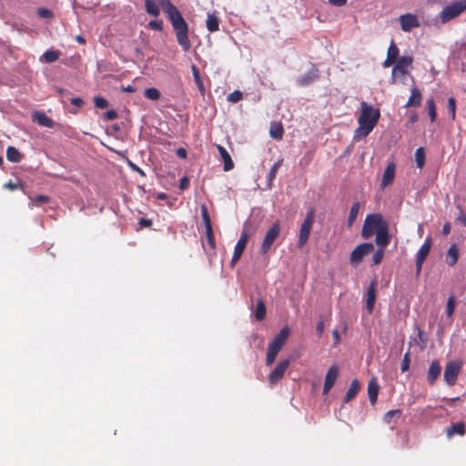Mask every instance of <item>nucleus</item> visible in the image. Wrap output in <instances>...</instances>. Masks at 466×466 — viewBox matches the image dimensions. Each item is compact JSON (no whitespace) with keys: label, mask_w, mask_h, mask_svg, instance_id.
<instances>
[{"label":"nucleus","mask_w":466,"mask_h":466,"mask_svg":"<svg viewBox=\"0 0 466 466\" xmlns=\"http://www.w3.org/2000/svg\"><path fill=\"white\" fill-rule=\"evenodd\" d=\"M94 103L97 108H106L108 106L106 99L102 96H95Z\"/></svg>","instance_id":"obj_49"},{"label":"nucleus","mask_w":466,"mask_h":466,"mask_svg":"<svg viewBox=\"0 0 466 466\" xmlns=\"http://www.w3.org/2000/svg\"><path fill=\"white\" fill-rule=\"evenodd\" d=\"M220 19L218 16V12L208 13L206 25L207 29L210 33H214L219 30Z\"/></svg>","instance_id":"obj_20"},{"label":"nucleus","mask_w":466,"mask_h":466,"mask_svg":"<svg viewBox=\"0 0 466 466\" xmlns=\"http://www.w3.org/2000/svg\"><path fill=\"white\" fill-rule=\"evenodd\" d=\"M466 10V0H459L443 7L439 14V18L442 24H445L456 17Z\"/></svg>","instance_id":"obj_4"},{"label":"nucleus","mask_w":466,"mask_h":466,"mask_svg":"<svg viewBox=\"0 0 466 466\" xmlns=\"http://www.w3.org/2000/svg\"><path fill=\"white\" fill-rule=\"evenodd\" d=\"M428 113L431 119V122H434L437 117L436 113V106L433 98H430L427 100Z\"/></svg>","instance_id":"obj_38"},{"label":"nucleus","mask_w":466,"mask_h":466,"mask_svg":"<svg viewBox=\"0 0 466 466\" xmlns=\"http://www.w3.org/2000/svg\"><path fill=\"white\" fill-rule=\"evenodd\" d=\"M375 243L379 248H385L390 240V237L389 234V226L387 225L385 228H380L378 232L375 233Z\"/></svg>","instance_id":"obj_18"},{"label":"nucleus","mask_w":466,"mask_h":466,"mask_svg":"<svg viewBox=\"0 0 466 466\" xmlns=\"http://www.w3.org/2000/svg\"><path fill=\"white\" fill-rule=\"evenodd\" d=\"M339 375V368L337 365H332L327 371L323 386V394H327L334 386Z\"/></svg>","instance_id":"obj_14"},{"label":"nucleus","mask_w":466,"mask_h":466,"mask_svg":"<svg viewBox=\"0 0 466 466\" xmlns=\"http://www.w3.org/2000/svg\"><path fill=\"white\" fill-rule=\"evenodd\" d=\"M380 116V110L378 108H373L371 106L368 105L366 102L361 103V113L358 118V123H363L365 125H370V128H374Z\"/></svg>","instance_id":"obj_5"},{"label":"nucleus","mask_w":466,"mask_h":466,"mask_svg":"<svg viewBox=\"0 0 466 466\" xmlns=\"http://www.w3.org/2000/svg\"><path fill=\"white\" fill-rule=\"evenodd\" d=\"M374 250L372 243H362L357 246L350 253V263L356 265L360 263L365 256L371 253Z\"/></svg>","instance_id":"obj_8"},{"label":"nucleus","mask_w":466,"mask_h":466,"mask_svg":"<svg viewBox=\"0 0 466 466\" xmlns=\"http://www.w3.org/2000/svg\"><path fill=\"white\" fill-rule=\"evenodd\" d=\"M421 93L417 87H413L410 90V96L404 106L405 107H410V106H420L421 103Z\"/></svg>","instance_id":"obj_27"},{"label":"nucleus","mask_w":466,"mask_h":466,"mask_svg":"<svg viewBox=\"0 0 466 466\" xmlns=\"http://www.w3.org/2000/svg\"><path fill=\"white\" fill-rule=\"evenodd\" d=\"M272 138L280 139L283 135V127L280 123H274L270 127L269 130Z\"/></svg>","instance_id":"obj_35"},{"label":"nucleus","mask_w":466,"mask_h":466,"mask_svg":"<svg viewBox=\"0 0 466 466\" xmlns=\"http://www.w3.org/2000/svg\"><path fill=\"white\" fill-rule=\"evenodd\" d=\"M151 224H152L151 220L145 218H142L139 220V225H141L143 227H149V226H151Z\"/></svg>","instance_id":"obj_63"},{"label":"nucleus","mask_w":466,"mask_h":466,"mask_svg":"<svg viewBox=\"0 0 466 466\" xmlns=\"http://www.w3.org/2000/svg\"><path fill=\"white\" fill-rule=\"evenodd\" d=\"M148 26L156 31H162L163 22L161 20H152L148 23Z\"/></svg>","instance_id":"obj_51"},{"label":"nucleus","mask_w":466,"mask_h":466,"mask_svg":"<svg viewBox=\"0 0 466 466\" xmlns=\"http://www.w3.org/2000/svg\"><path fill=\"white\" fill-rule=\"evenodd\" d=\"M191 71H192V75H193V77H194V81L200 92V94L202 96L205 95V87H204V84H203V81L201 79V76H200V74H199V70L198 68L197 67L196 65H192L191 66Z\"/></svg>","instance_id":"obj_32"},{"label":"nucleus","mask_w":466,"mask_h":466,"mask_svg":"<svg viewBox=\"0 0 466 466\" xmlns=\"http://www.w3.org/2000/svg\"><path fill=\"white\" fill-rule=\"evenodd\" d=\"M410 363V351H407L403 356L401 365H400V370L402 372L409 370Z\"/></svg>","instance_id":"obj_45"},{"label":"nucleus","mask_w":466,"mask_h":466,"mask_svg":"<svg viewBox=\"0 0 466 466\" xmlns=\"http://www.w3.org/2000/svg\"><path fill=\"white\" fill-rule=\"evenodd\" d=\"M316 332L319 337H321L324 332V322L322 320L319 321L316 326Z\"/></svg>","instance_id":"obj_55"},{"label":"nucleus","mask_w":466,"mask_h":466,"mask_svg":"<svg viewBox=\"0 0 466 466\" xmlns=\"http://www.w3.org/2000/svg\"><path fill=\"white\" fill-rule=\"evenodd\" d=\"M242 96H243L242 92L236 90L228 95L227 100L230 103H237L242 99Z\"/></svg>","instance_id":"obj_46"},{"label":"nucleus","mask_w":466,"mask_h":466,"mask_svg":"<svg viewBox=\"0 0 466 466\" xmlns=\"http://www.w3.org/2000/svg\"><path fill=\"white\" fill-rule=\"evenodd\" d=\"M289 364V360H282L281 361L279 362V364L268 376V380L270 384H276L279 380L282 379Z\"/></svg>","instance_id":"obj_11"},{"label":"nucleus","mask_w":466,"mask_h":466,"mask_svg":"<svg viewBox=\"0 0 466 466\" xmlns=\"http://www.w3.org/2000/svg\"><path fill=\"white\" fill-rule=\"evenodd\" d=\"M266 316V306L262 299H259L256 306L255 318L257 320H262Z\"/></svg>","instance_id":"obj_36"},{"label":"nucleus","mask_w":466,"mask_h":466,"mask_svg":"<svg viewBox=\"0 0 466 466\" xmlns=\"http://www.w3.org/2000/svg\"><path fill=\"white\" fill-rule=\"evenodd\" d=\"M373 129L370 128V125H365L363 123H359V127L354 132V139H361L366 137Z\"/></svg>","instance_id":"obj_30"},{"label":"nucleus","mask_w":466,"mask_h":466,"mask_svg":"<svg viewBox=\"0 0 466 466\" xmlns=\"http://www.w3.org/2000/svg\"><path fill=\"white\" fill-rule=\"evenodd\" d=\"M71 104H72V105H74V106H77V107H80V106H83L84 101H83V99H82V98H80V97H73V98L71 99Z\"/></svg>","instance_id":"obj_58"},{"label":"nucleus","mask_w":466,"mask_h":466,"mask_svg":"<svg viewBox=\"0 0 466 466\" xmlns=\"http://www.w3.org/2000/svg\"><path fill=\"white\" fill-rule=\"evenodd\" d=\"M459 258V248L456 244H451L446 253V263L453 267Z\"/></svg>","instance_id":"obj_25"},{"label":"nucleus","mask_w":466,"mask_h":466,"mask_svg":"<svg viewBox=\"0 0 466 466\" xmlns=\"http://www.w3.org/2000/svg\"><path fill=\"white\" fill-rule=\"evenodd\" d=\"M201 217L205 225V228H212L211 219L206 205L201 206Z\"/></svg>","instance_id":"obj_40"},{"label":"nucleus","mask_w":466,"mask_h":466,"mask_svg":"<svg viewBox=\"0 0 466 466\" xmlns=\"http://www.w3.org/2000/svg\"><path fill=\"white\" fill-rule=\"evenodd\" d=\"M278 353L279 352L276 351L275 350L269 349L268 347V352H267V358H266V364L268 366H271L273 364V362L276 360V357H277Z\"/></svg>","instance_id":"obj_44"},{"label":"nucleus","mask_w":466,"mask_h":466,"mask_svg":"<svg viewBox=\"0 0 466 466\" xmlns=\"http://www.w3.org/2000/svg\"><path fill=\"white\" fill-rule=\"evenodd\" d=\"M117 117V113L116 110H113V109H110V110H107L106 113H105V118L106 120H114Z\"/></svg>","instance_id":"obj_53"},{"label":"nucleus","mask_w":466,"mask_h":466,"mask_svg":"<svg viewBox=\"0 0 466 466\" xmlns=\"http://www.w3.org/2000/svg\"><path fill=\"white\" fill-rule=\"evenodd\" d=\"M6 158L10 162L18 163L22 159V154L16 147L10 146L6 149Z\"/></svg>","instance_id":"obj_31"},{"label":"nucleus","mask_w":466,"mask_h":466,"mask_svg":"<svg viewBox=\"0 0 466 466\" xmlns=\"http://www.w3.org/2000/svg\"><path fill=\"white\" fill-rule=\"evenodd\" d=\"M33 120L41 127L50 128L54 127V121L49 116H47L44 112H35L33 114Z\"/></svg>","instance_id":"obj_23"},{"label":"nucleus","mask_w":466,"mask_h":466,"mask_svg":"<svg viewBox=\"0 0 466 466\" xmlns=\"http://www.w3.org/2000/svg\"><path fill=\"white\" fill-rule=\"evenodd\" d=\"M248 239V233L246 230H243L240 234V238H238V242L235 245L234 251L242 254L246 248Z\"/></svg>","instance_id":"obj_33"},{"label":"nucleus","mask_w":466,"mask_h":466,"mask_svg":"<svg viewBox=\"0 0 466 466\" xmlns=\"http://www.w3.org/2000/svg\"><path fill=\"white\" fill-rule=\"evenodd\" d=\"M396 165L394 162H390L387 165L383 177L380 182V187L385 188L390 185L395 177Z\"/></svg>","instance_id":"obj_16"},{"label":"nucleus","mask_w":466,"mask_h":466,"mask_svg":"<svg viewBox=\"0 0 466 466\" xmlns=\"http://www.w3.org/2000/svg\"><path fill=\"white\" fill-rule=\"evenodd\" d=\"M456 304V298L453 295H451L448 298L447 305H446V313L449 317H451Z\"/></svg>","instance_id":"obj_42"},{"label":"nucleus","mask_w":466,"mask_h":466,"mask_svg":"<svg viewBox=\"0 0 466 466\" xmlns=\"http://www.w3.org/2000/svg\"><path fill=\"white\" fill-rule=\"evenodd\" d=\"M441 372V366L439 361L433 360L430 364L427 372V380L430 385L435 384Z\"/></svg>","instance_id":"obj_17"},{"label":"nucleus","mask_w":466,"mask_h":466,"mask_svg":"<svg viewBox=\"0 0 466 466\" xmlns=\"http://www.w3.org/2000/svg\"><path fill=\"white\" fill-rule=\"evenodd\" d=\"M451 224H450L449 222H446V223L443 225V227H442V234H443L444 236L449 235V234H450V232H451Z\"/></svg>","instance_id":"obj_61"},{"label":"nucleus","mask_w":466,"mask_h":466,"mask_svg":"<svg viewBox=\"0 0 466 466\" xmlns=\"http://www.w3.org/2000/svg\"><path fill=\"white\" fill-rule=\"evenodd\" d=\"M145 96L147 99L156 101L160 98V92L156 87H148L145 90Z\"/></svg>","instance_id":"obj_39"},{"label":"nucleus","mask_w":466,"mask_h":466,"mask_svg":"<svg viewBox=\"0 0 466 466\" xmlns=\"http://www.w3.org/2000/svg\"><path fill=\"white\" fill-rule=\"evenodd\" d=\"M37 14L42 18H51L53 16V12L47 8H39Z\"/></svg>","instance_id":"obj_52"},{"label":"nucleus","mask_w":466,"mask_h":466,"mask_svg":"<svg viewBox=\"0 0 466 466\" xmlns=\"http://www.w3.org/2000/svg\"><path fill=\"white\" fill-rule=\"evenodd\" d=\"M19 187H20L19 184L13 183L12 181H9L8 183H5L4 185L5 188H8L10 190H15V189L18 188Z\"/></svg>","instance_id":"obj_59"},{"label":"nucleus","mask_w":466,"mask_h":466,"mask_svg":"<svg viewBox=\"0 0 466 466\" xmlns=\"http://www.w3.org/2000/svg\"><path fill=\"white\" fill-rule=\"evenodd\" d=\"M49 199V198L47 196H44V195H39L35 198V201L36 203H45V202H47Z\"/></svg>","instance_id":"obj_62"},{"label":"nucleus","mask_w":466,"mask_h":466,"mask_svg":"<svg viewBox=\"0 0 466 466\" xmlns=\"http://www.w3.org/2000/svg\"><path fill=\"white\" fill-rule=\"evenodd\" d=\"M205 229H206V238H207L208 243L211 248H215V238H214V234H213V229H212V228H208Z\"/></svg>","instance_id":"obj_48"},{"label":"nucleus","mask_w":466,"mask_h":466,"mask_svg":"<svg viewBox=\"0 0 466 466\" xmlns=\"http://www.w3.org/2000/svg\"><path fill=\"white\" fill-rule=\"evenodd\" d=\"M400 410H390L389 411H387L383 417V420L384 422L386 423H390L392 420V418L396 415V414H400Z\"/></svg>","instance_id":"obj_50"},{"label":"nucleus","mask_w":466,"mask_h":466,"mask_svg":"<svg viewBox=\"0 0 466 466\" xmlns=\"http://www.w3.org/2000/svg\"><path fill=\"white\" fill-rule=\"evenodd\" d=\"M241 255L242 254H240L238 252H236V251L233 252V256H232V258L230 261V267L233 268L236 265V263L239 260Z\"/></svg>","instance_id":"obj_56"},{"label":"nucleus","mask_w":466,"mask_h":466,"mask_svg":"<svg viewBox=\"0 0 466 466\" xmlns=\"http://www.w3.org/2000/svg\"><path fill=\"white\" fill-rule=\"evenodd\" d=\"M315 219V210L311 208L309 209L304 221L302 222L299 233L298 247L302 248L308 241L312 225Z\"/></svg>","instance_id":"obj_6"},{"label":"nucleus","mask_w":466,"mask_h":466,"mask_svg":"<svg viewBox=\"0 0 466 466\" xmlns=\"http://www.w3.org/2000/svg\"><path fill=\"white\" fill-rule=\"evenodd\" d=\"M383 257H384V248H379V249H377V250L375 251V253L373 254V257H372L373 263H374L375 265L380 264V263L382 261Z\"/></svg>","instance_id":"obj_47"},{"label":"nucleus","mask_w":466,"mask_h":466,"mask_svg":"<svg viewBox=\"0 0 466 466\" xmlns=\"http://www.w3.org/2000/svg\"><path fill=\"white\" fill-rule=\"evenodd\" d=\"M415 161H416V166L419 168L423 167V166L425 164V152H424L423 147H419V148L416 149V151H415Z\"/></svg>","instance_id":"obj_37"},{"label":"nucleus","mask_w":466,"mask_h":466,"mask_svg":"<svg viewBox=\"0 0 466 466\" xmlns=\"http://www.w3.org/2000/svg\"><path fill=\"white\" fill-rule=\"evenodd\" d=\"M446 433L449 438L455 434L462 436L465 433V424L463 422L451 424V426L447 429Z\"/></svg>","instance_id":"obj_28"},{"label":"nucleus","mask_w":466,"mask_h":466,"mask_svg":"<svg viewBox=\"0 0 466 466\" xmlns=\"http://www.w3.org/2000/svg\"><path fill=\"white\" fill-rule=\"evenodd\" d=\"M413 58L410 56H401L398 58L391 70L390 83L395 84L398 81L405 83L406 76L409 75V69L411 68Z\"/></svg>","instance_id":"obj_2"},{"label":"nucleus","mask_w":466,"mask_h":466,"mask_svg":"<svg viewBox=\"0 0 466 466\" xmlns=\"http://www.w3.org/2000/svg\"><path fill=\"white\" fill-rule=\"evenodd\" d=\"M319 77V69L314 66L303 76L297 78L296 82L299 86H308Z\"/></svg>","instance_id":"obj_13"},{"label":"nucleus","mask_w":466,"mask_h":466,"mask_svg":"<svg viewBox=\"0 0 466 466\" xmlns=\"http://www.w3.org/2000/svg\"><path fill=\"white\" fill-rule=\"evenodd\" d=\"M378 281L377 279H373L370 281L367 292H366V309L369 313H371L374 309L375 301H376V289H377Z\"/></svg>","instance_id":"obj_15"},{"label":"nucleus","mask_w":466,"mask_h":466,"mask_svg":"<svg viewBox=\"0 0 466 466\" xmlns=\"http://www.w3.org/2000/svg\"><path fill=\"white\" fill-rule=\"evenodd\" d=\"M431 248V238L427 237L416 254V259L424 260L427 258Z\"/></svg>","instance_id":"obj_26"},{"label":"nucleus","mask_w":466,"mask_h":466,"mask_svg":"<svg viewBox=\"0 0 466 466\" xmlns=\"http://www.w3.org/2000/svg\"><path fill=\"white\" fill-rule=\"evenodd\" d=\"M379 390L380 385L378 384L376 378H372L368 384V396L372 405L377 401Z\"/></svg>","instance_id":"obj_24"},{"label":"nucleus","mask_w":466,"mask_h":466,"mask_svg":"<svg viewBox=\"0 0 466 466\" xmlns=\"http://www.w3.org/2000/svg\"><path fill=\"white\" fill-rule=\"evenodd\" d=\"M217 148H218V151L224 162V166H223V169L224 171H229L231 170L233 167H234V163L231 159V157L230 155L228 154V152L227 151V149L220 146V145H218L217 146Z\"/></svg>","instance_id":"obj_22"},{"label":"nucleus","mask_w":466,"mask_h":466,"mask_svg":"<svg viewBox=\"0 0 466 466\" xmlns=\"http://www.w3.org/2000/svg\"><path fill=\"white\" fill-rule=\"evenodd\" d=\"M360 381L357 379L353 380L345 394V397L343 398L342 403L345 404L351 401L357 396L358 392L360 391Z\"/></svg>","instance_id":"obj_21"},{"label":"nucleus","mask_w":466,"mask_h":466,"mask_svg":"<svg viewBox=\"0 0 466 466\" xmlns=\"http://www.w3.org/2000/svg\"><path fill=\"white\" fill-rule=\"evenodd\" d=\"M458 220L461 221L466 227V215L461 210V214L458 217Z\"/></svg>","instance_id":"obj_64"},{"label":"nucleus","mask_w":466,"mask_h":466,"mask_svg":"<svg viewBox=\"0 0 466 466\" xmlns=\"http://www.w3.org/2000/svg\"><path fill=\"white\" fill-rule=\"evenodd\" d=\"M448 111L451 114V119H455L456 116V100L454 97H450L448 99Z\"/></svg>","instance_id":"obj_43"},{"label":"nucleus","mask_w":466,"mask_h":466,"mask_svg":"<svg viewBox=\"0 0 466 466\" xmlns=\"http://www.w3.org/2000/svg\"><path fill=\"white\" fill-rule=\"evenodd\" d=\"M189 186V179L187 177H183L180 178V181H179V188L181 190H184L186 188H187Z\"/></svg>","instance_id":"obj_54"},{"label":"nucleus","mask_w":466,"mask_h":466,"mask_svg":"<svg viewBox=\"0 0 466 466\" xmlns=\"http://www.w3.org/2000/svg\"><path fill=\"white\" fill-rule=\"evenodd\" d=\"M359 211H360V204L358 202H356L350 208V216H349V219H348V222L350 225H351L355 221V219L357 218V216L359 214Z\"/></svg>","instance_id":"obj_41"},{"label":"nucleus","mask_w":466,"mask_h":466,"mask_svg":"<svg viewBox=\"0 0 466 466\" xmlns=\"http://www.w3.org/2000/svg\"><path fill=\"white\" fill-rule=\"evenodd\" d=\"M128 164H129V167L134 171H137L138 174H140L143 177L145 176V172L140 167H138L137 165L133 164L131 161H129Z\"/></svg>","instance_id":"obj_60"},{"label":"nucleus","mask_w":466,"mask_h":466,"mask_svg":"<svg viewBox=\"0 0 466 466\" xmlns=\"http://www.w3.org/2000/svg\"><path fill=\"white\" fill-rule=\"evenodd\" d=\"M329 3L334 6H343L347 4V0H329Z\"/></svg>","instance_id":"obj_57"},{"label":"nucleus","mask_w":466,"mask_h":466,"mask_svg":"<svg viewBox=\"0 0 466 466\" xmlns=\"http://www.w3.org/2000/svg\"><path fill=\"white\" fill-rule=\"evenodd\" d=\"M60 56V52L56 50H46L40 57L41 62L53 63L56 62Z\"/></svg>","instance_id":"obj_34"},{"label":"nucleus","mask_w":466,"mask_h":466,"mask_svg":"<svg viewBox=\"0 0 466 466\" xmlns=\"http://www.w3.org/2000/svg\"><path fill=\"white\" fill-rule=\"evenodd\" d=\"M283 159L277 161L270 168L267 177V188L271 189L273 180L276 177L279 168L282 165Z\"/></svg>","instance_id":"obj_29"},{"label":"nucleus","mask_w":466,"mask_h":466,"mask_svg":"<svg viewBox=\"0 0 466 466\" xmlns=\"http://www.w3.org/2000/svg\"><path fill=\"white\" fill-rule=\"evenodd\" d=\"M460 365L455 361L449 362L444 370L443 380L449 385L452 386L455 384L458 374L460 372Z\"/></svg>","instance_id":"obj_9"},{"label":"nucleus","mask_w":466,"mask_h":466,"mask_svg":"<svg viewBox=\"0 0 466 466\" xmlns=\"http://www.w3.org/2000/svg\"><path fill=\"white\" fill-rule=\"evenodd\" d=\"M401 30L404 32H410L413 28L420 26V22L417 16L413 14H404L399 18Z\"/></svg>","instance_id":"obj_10"},{"label":"nucleus","mask_w":466,"mask_h":466,"mask_svg":"<svg viewBox=\"0 0 466 466\" xmlns=\"http://www.w3.org/2000/svg\"><path fill=\"white\" fill-rule=\"evenodd\" d=\"M399 47L395 45L394 41L391 40L390 47L388 49L387 57L383 62L384 67H389L393 65L394 62H397L399 56Z\"/></svg>","instance_id":"obj_19"},{"label":"nucleus","mask_w":466,"mask_h":466,"mask_svg":"<svg viewBox=\"0 0 466 466\" xmlns=\"http://www.w3.org/2000/svg\"><path fill=\"white\" fill-rule=\"evenodd\" d=\"M289 332L290 331L288 327L282 328L280 331L272 339V341L268 344V348L279 352L280 350L283 348L286 340L288 339Z\"/></svg>","instance_id":"obj_12"},{"label":"nucleus","mask_w":466,"mask_h":466,"mask_svg":"<svg viewBox=\"0 0 466 466\" xmlns=\"http://www.w3.org/2000/svg\"><path fill=\"white\" fill-rule=\"evenodd\" d=\"M159 6H161L172 25L177 44L183 51L187 52L191 47L188 37L189 28L177 7L170 0H159L158 4L156 0H145V9L149 15L158 16L160 14Z\"/></svg>","instance_id":"obj_1"},{"label":"nucleus","mask_w":466,"mask_h":466,"mask_svg":"<svg viewBox=\"0 0 466 466\" xmlns=\"http://www.w3.org/2000/svg\"><path fill=\"white\" fill-rule=\"evenodd\" d=\"M280 233V226L278 222L274 223L269 229L267 231L261 247H260V252L262 254H266L269 248H271L274 241L278 238Z\"/></svg>","instance_id":"obj_7"},{"label":"nucleus","mask_w":466,"mask_h":466,"mask_svg":"<svg viewBox=\"0 0 466 466\" xmlns=\"http://www.w3.org/2000/svg\"><path fill=\"white\" fill-rule=\"evenodd\" d=\"M387 225L388 223L383 219L380 213L370 214L367 216L364 221L361 230V237L365 239H368L380 228H385Z\"/></svg>","instance_id":"obj_3"}]
</instances>
